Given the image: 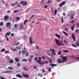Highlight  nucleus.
<instances>
[{
  "instance_id": "f257e3e1",
  "label": "nucleus",
  "mask_w": 79,
  "mask_h": 79,
  "mask_svg": "<svg viewBox=\"0 0 79 79\" xmlns=\"http://www.w3.org/2000/svg\"><path fill=\"white\" fill-rule=\"evenodd\" d=\"M55 42H56V44L58 46H63V40H60L57 39H55Z\"/></svg>"
},
{
  "instance_id": "f03ea898",
  "label": "nucleus",
  "mask_w": 79,
  "mask_h": 79,
  "mask_svg": "<svg viewBox=\"0 0 79 79\" xmlns=\"http://www.w3.org/2000/svg\"><path fill=\"white\" fill-rule=\"evenodd\" d=\"M35 60L38 63L40 64H41V65H43L44 64V62H41V60H42V57H39L38 58V60H37V57H35Z\"/></svg>"
},
{
  "instance_id": "7ed1b4c3",
  "label": "nucleus",
  "mask_w": 79,
  "mask_h": 79,
  "mask_svg": "<svg viewBox=\"0 0 79 79\" xmlns=\"http://www.w3.org/2000/svg\"><path fill=\"white\" fill-rule=\"evenodd\" d=\"M61 58L62 59V63H64V62L67 61L68 57L66 56H63V55L61 56Z\"/></svg>"
},
{
  "instance_id": "20e7f679",
  "label": "nucleus",
  "mask_w": 79,
  "mask_h": 79,
  "mask_svg": "<svg viewBox=\"0 0 79 79\" xmlns=\"http://www.w3.org/2000/svg\"><path fill=\"white\" fill-rule=\"evenodd\" d=\"M21 52L23 55H25L26 53V47H24L23 49L22 50H21Z\"/></svg>"
},
{
  "instance_id": "39448f33",
  "label": "nucleus",
  "mask_w": 79,
  "mask_h": 79,
  "mask_svg": "<svg viewBox=\"0 0 79 79\" xmlns=\"http://www.w3.org/2000/svg\"><path fill=\"white\" fill-rule=\"evenodd\" d=\"M20 4H23V6H26L27 4V2H26V1H22L20 2Z\"/></svg>"
},
{
  "instance_id": "423d86ee",
  "label": "nucleus",
  "mask_w": 79,
  "mask_h": 79,
  "mask_svg": "<svg viewBox=\"0 0 79 79\" xmlns=\"http://www.w3.org/2000/svg\"><path fill=\"white\" fill-rule=\"evenodd\" d=\"M50 51H52V55H54V56H55V55H56V53H55V49H50Z\"/></svg>"
},
{
  "instance_id": "0eeeda50",
  "label": "nucleus",
  "mask_w": 79,
  "mask_h": 79,
  "mask_svg": "<svg viewBox=\"0 0 79 79\" xmlns=\"http://www.w3.org/2000/svg\"><path fill=\"white\" fill-rule=\"evenodd\" d=\"M22 76L24 77L25 78H29V75L27 74H23L22 75Z\"/></svg>"
},
{
  "instance_id": "6e6552de",
  "label": "nucleus",
  "mask_w": 79,
  "mask_h": 79,
  "mask_svg": "<svg viewBox=\"0 0 79 79\" xmlns=\"http://www.w3.org/2000/svg\"><path fill=\"white\" fill-rule=\"evenodd\" d=\"M72 39H73V40L74 41H76V36H75V35H74V34H72Z\"/></svg>"
},
{
  "instance_id": "1a4fd4ad",
  "label": "nucleus",
  "mask_w": 79,
  "mask_h": 79,
  "mask_svg": "<svg viewBox=\"0 0 79 79\" xmlns=\"http://www.w3.org/2000/svg\"><path fill=\"white\" fill-rule=\"evenodd\" d=\"M9 16L8 15H5L4 17V19L5 21H6V20L8 19Z\"/></svg>"
},
{
  "instance_id": "9d476101",
  "label": "nucleus",
  "mask_w": 79,
  "mask_h": 79,
  "mask_svg": "<svg viewBox=\"0 0 79 79\" xmlns=\"http://www.w3.org/2000/svg\"><path fill=\"white\" fill-rule=\"evenodd\" d=\"M29 40L30 41V44H31V45L32 44H33V42H32V38L31 37H30L29 38Z\"/></svg>"
},
{
  "instance_id": "9b49d317",
  "label": "nucleus",
  "mask_w": 79,
  "mask_h": 79,
  "mask_svg": "<svg viewBox=\"0 0 79 79\" xmlns=\"http://www.w3.org/2000/svg\"><path fill=\"white\" fill-rule=\"evenodd\" d=\"M65 3H66V2H61V3H60L59 5V6H63V5H64V4H65Z\"/></svg>"
},
{
  "instance_id": "f8f14e48",
  "label": "nucleus",
  "mask_w": 79,
  "mask_h": 79,
  "mask_svg": "<svg viewBox=\"0 0 79 79\" xmlns=\"http://www.w3.org/2000/svg\"><path fill=\"white\" fill-rule=\"evenodd\" d=\"M19 27L21 29H23V28H24V26L23 25V23H20Z\"/></svg>"
},
{
  "instance_id": "ddd939ff",
  "label": "nucleus",
  "mask_w": 79,
  "mask_h": 79,
  "mask_svg": "<svg viewBox=\"0 0 79 79\" xmlns=\"http://www.w3.org/2000/svg\"><path fill=\"white\" fill-rule=\"evenodd\" d=\"M16 76L19 78H23V77L20 74H17L16 75Z\"/></svg>"
},
{
  "instance_id": "4468645a",
  "label": "nucleus",
  "mask_w": 79,
  "mask_h": 79,
  "mask_svg": "<svg viewBox=\"0 0 79 79\" xmlns=\"http://www.w3.org/2000/svg\"><path fill=\"white\" fill-rule=\"evenodd\" d=\"M50 66H52V69H53V66H57V65L56 64H49Z\"/></svg>"
},
{
  "instance_id": "2eb2a0df",
  "label": "nucleus",
  "mask_w": 79,
  "mask_h": 79,
  "mask_svg": "<svg viewBox=\"0 0 79 79\" xmlns=\"http://www.w3.org/2000/svg\"><path fill=\"white\" fill-rule=\"evenodd\" d=\"M57 62L58 63L61 64L62 63V60H61V59L60 58H59L57 60Z\"/></svg>"
},
{
  "instance_id": "dca6fc26",
  "label": "nucleus",
  "mask_w": 79,
  "mask_h": 79,
  "mask_svg": "<svg viewBox=\"0 0 79 79\" xmlns=\"http://www.w3.org/2000/svg\"><path fill=\"white\" fill-rule=\"evenodd\" d=\"M11 34V32H6L5 35V36H9Z\"/></svg>"
},
{
  "instance_id": "f3484780",
  "label": "nucleus",
  "mask_w": 79,
  "mask_h": 79,
  "mask_svg": "<svg viewBox=\"0 0 79 79\" xmlns=\"http://www.w3.org/2000/svg\"><path fill=\"white\" fill-rule=\"evenodd\" d=\"M11 26V24L10 23H7L6 24V26L7 27H10Z\"/></svg>"
},
{
  "instance_id": "a211bd4d",
  "label": "nucleus",
  "mask_w": 79,
  "mask_h": 79,
  "mask_svg": "<svg viewBox=\"0 0 79 79\" xmlns=\"http://www.w3.org/2000/svg\"><path fill=\"white\" fill-rule=\"evenodd\" d=\"M55 35L56 37H57L59 39H60L61 36H60V35H59L57 34H56Z\"/></svg>"
},
{
  "instance_id": "6ab92c4d",
  "label": "nucleus",
  "mask_w": 79,
  "mask_h": 79,
  "mask_svg": "<svg viewBox=\"0 0 79 79\" xmlns=\"http://www.w3.org/2000/svg\"><path fill=\"white\" fill-rule=\"evenodd\" d=\"M15 60L16 61V62H19V60L18 58H17V57H16L15 59Z\"/></svg>"
},
{
  "instance_id": "aec40b11",
  "label": "nucleus",
  "mask_w": 79,
  "mask_h": 79,
  "mask_svg": "<svg viewBox=\"0 0 79 79\" xmlns=\"http://www.w3.org/2000/svg\"><path fill=\"white\" fill-rule=\"evenodd\" d=\"M27 60L26 59H23L22 60V61H24V62H27Z\"/></svg>"
},
{
  "instance_id": "412c9836",
  "label": "nucleus",
  "mask_w": 79,
  "mask_h": 79,
  "mask_svg": "<svg viewBox=\"0 0 79 79\" xmlns=\"http://www.w3.org/2000/svg\"><path fill=\"white\" fill-rule=\"evenodd\" d=\"M75 27L74 26V24H73V25L71 27L72 30L73 31H74V28Z\"/></svg>"
},
{
  "instance_id": "4be33fe9",
  "label": "nucleus",
  "mask_w": 79,
  "mask_h": 79,
  "mask_svg": "<svg viewBox=\"0 0 79 79\" xmlns=\"http://www.w3.org/2000/svg\"><path fill=\"white\" fill-rule=\"evenodd\" d=\"M70 18L71 20L73 19H74V15H71V16L70 17Z\"/></svg>"
},
{
  "instance_id": "5701e85b",
  "label": "nucleus",
  "mask_w": 79,
  "mask_h": 79,
  "mask_svg": "<svg viewBox=\"0 0 79 79\" xmlns=\"http://www.w3.org/2000/svg\"><path fill=\"white\" fill-rule=\"evenodd\" d=\"M11 50H12V51H15V52L17 51V50L16 49V48H14L13 49V48H11Z\"/></svg>"
},
{
  "instance_id": "b1692460",
  "label": "nucleus",
  "mask_w": 79,
  "mask_h": 79,
  "mask_svg": "<svg viewBox=\"0 0 79 79\" xmlns=\"http://www.w3.org/2000/svg\"><path fill=\"white\" fill-rule=\"evenodd\" d=\"M23 68L24 71H28V69L26 67H23Z\"/></svg>"
},
{
  "instance_id": "393cba45",
  "label": "nucleus",
  "mask_w": 79,
  "mask_h": 79,
  "mask_svg": "<svg viewBox=\"0 0 79 79\" xmlns=\"http://www.w3.org/2000/svg\"><path fill=\"white\" fill-rule=\"evenodd\" d=\"M52 3V1H51V0H48L47 2V3H48V4L50 3Z\"/></svg>"
},
{
  "instance_id": "a878e982",
  "label": "nucleus",
  "mask_w": 79,
  "mask_h": 79,
  "mask_svg": "<svg viewBox=\"0 0 79 79\" xmlns=\"http://www.w3.org/2000/svg\"><path fill=\"white\" fill-rule=\"evenodd\" d=\"M20 19V18L19 17H17L16 18V20H17V21L19 20Z\"/></svg>"
},
{
  "instance_id": "bb28decb",
  "label": "nucleus",
  "mask_w": 79,
  "mask_h": 79,
  "mask_svg": "<svg viewBox=\"0 0 79 79\" xmlns=\"http://www.w3.org/2000/svg\"><path fill=\"white\" fill-rule=\"evenodd\" d=\"M61 54V52L60 51H58V55H60Z\"/></svg>"
},
{
  "instance_id": "cd10ccee",
  "label": "nucleus",
  "mask_w": 79,
  "mask_h": 79,
  "mask_svg": "<svg viewBox=\"0 0 79 79\" xmlns=\"http://www.w3.org/2000/svg\"><path fill=\"white\" fill-rule=\"evenodd\" d=\"M10 71H8V70H7L6 71H3V73H9V72H10Z\"/></svg>"
},
{
  "instance_id": "c85d7f7f",
  "label": "nucleus",
  "mask_w": 79,
  "mask_h": 79,
  "mask_svg": "<svg viewBox=\"0 0 79 79\" xmlns=\"http://www.w3.org/2000/svg\"><path fill=\"white\" fill-rule=\"evenodd\" d=\"M17 12H19V10H16L14 11V13H17Z\"/></svg>"
},
{
  "instance_id": "c756f323",
  "label": "nucleus",
  "mask_w": 79,
  "mask_h": 79,
  "mask_svg": "<svg viewBox=\"0 0 79 79\" xmlns=\"http://www.w3.org/2000/svg\"><path fill=\"white\" fill-rule=\"evenodd\" d=\"M61 18L62 19L61 22L63 23V22H64V20H63V17H61Z\"/></svg>"
},
{
  "instance_id": "7c9ffc66",
  "label": "nucleus",
  "mask_w": 79,
  "mask_h": 79,
  "mask_svg": "<svg viewBox=\"0 0 79 79\" xmlns=\"http://www.w3.org/2000/svg\"><path fill=\"white\" fill-rule=\"evenodd\" d=\"M28 55H29V53H28V52H27L26 54H25V56L27 57L28 56Z\"/></svg>"
},
{
  "instance_id": "2f4dec72",
  "label": "nucleus",
  "mask_w": 79,
  "mask_h": 79,
  "mask_svg": "<svg viewBox=\"0 0 79 79\" xmlns=\"http://www.w3.org/2000/svg\"><path fill=\"white\" fill-rule=\"evenodd\" d=\"M3 22H1L0 23V26H3Z\"/></svg>"
},
{
  "instance_id": "473e14b6",
  "label": "nucleus",
  "mask_w": 79,
  "mask_h": 79,
  "mask_svg": "<svg viewBox=\"0 0 79 79\" xmlns=\"http://www.w3.org/2000/svg\"><path fill=\"white\" fill-rule=\"evenodd\" d=\"M32 59L31 58H29L28 59V61H29V62H31L32 60Z\"/></svg>"
},
{
  "instance_id": "72a5a7b5",
  "label": "nucleus",
  "mask_w": 79,
  "mask_h": 79,
  "mask_svg": "<svg viewBox=\"0 0 79 79\" xmlns=\"http://www.w3.org/2000/svg\"><path fill=\"white\" fill-rule=\"evenodd\" d=\"M8 69H10L11 70H12L13 69V68L11 67H8Z\"/></svg>"
},
{
  "instance_id": "f704fd0d",
  "label": "nucleus",
  "mask_w": 79,
  "mask_h": 79,
  "mask_svg": "<svg viewBox=\"0 0 79 79\" xmlns=\"http://www.w3.org/2000/svg\"><path fill=\"white\" fill-rule=\"evenodd\" d=\"M38 76H40V77H42V74L41 73H39L38 74Z\"/></svg>"
},
{
  "instance_id": "c9c22d12",
  "label": "nucleus",
  "mask_w": 79,
  "mask_h": 79,
  "mask_svg": "<svg viewBox=\"0 0 79 79\" xmlns=\"http://www.w3.org/2000/svg\"><path fill=\"white\" fill-rule=\"evenodd\" d=\"M48 71L49 72H52V70H51V68H50L48 69Z\"/></svg>"
},
{
  "instance_id": "e433bc0d",
  "label": "nucleus",
  "mask_w": 79,
  "mask_h": 79,
  "mask_svg": "<svg viewBox=\"0 0 79 79\" xmlns=\"http://www.w3.org/2000/svg\"><path fill=\"white\" fill-rule=\"evenodd\" d=\"M63 32L65 35H66V36H68V34H67V33H66V32H65L64 31H63Z\"/></svg>"
},
{
  "instance_id": "4c0bfd02",
  "label": "nucleus",
  "mask_w": 79,
  "mask_h": 79,
  "mask_svg": "<svg viewBox=\"0 0 79 79\" xmlns=\"http://www.w3.org/2000/svg\"><path fill=\"white\" fill-rule=\"evenodd\" d=\"M13 60H11L10 61V63H13Z\"/></svg>"
},
{
  "instance_id": "58836bf2",
  "label": "nucleus",
  "mask_w": 79,
  "mask_h": 79,
  "mask_svg": "<svg viewBox=\"0 0 79 79\" xmlns=\"http://www.w3.org/2000/svg\"><path fill=\"white\" fill-rule=\"evenodd\" d=\"M20 63H18L17 64V66H18L19 67V66H20Z\"/></svg>"
},
{
  "instance_id": "ea45409f",
  "label": "nucleus",
  "mask_w": 79,
  "mask_h": 79,
  "mask_svg": "<svg viewBox=\"0 0 79 79\" xmlns=\"http://www.w3.org/2000/svg\"><path fill=\"white\" fill-rule=\"evenodd\" d=\"M16 48L17 49H19V50H20V49H21V48L20 47H16Z\"/></svg>"
},
{
  "instance_id": "a19ab883",
  "label": "nucleus",
  "mask_w": 79,
  "mask_h": 79,
  "mask_svg": "<svg viewBox=\"0 0 79 79\" xmlns=\"http://www.w3.org/2000/svg\"><path fill=\"white\" fill-rule=\"evenodd\" d=\"M64 52H65V53H66V52H69V51H68L67 50H64Z\"/></svg>"
},
{
  "instance_id": "79ce46f5",
  "label": "nucleus",
  "mask_w": 79,
  "mask_h": 79,
  "mask_svg": "<svg viewBox=\"0 0 79 79\" xmlns=\"http://www.w3.org/2000/svg\"><path fill=\"white\" fill-rule=\"evenodd\" d=\"M76 46H79V43L78 42L76 43Z\"/></svg>"
},
{
  "instance_id": "37998d69",
  "label": "nucleus",
  "mask_w": 79,
  "mask_h": 79,
  "mask_svg": "<svg viewBox=\"0 0 79 79\" xmlns=\"http://www.w3.org/2000/svg\"><path fill=\"white\" fill-rule=\"evenodd\" d=\"M56 13H57V10H55L54 11V14L55 15H56Z\"/></svg>"
},
{
  "instance_id": "c03bdc74",
  "label": "nucleus",
  "mask_w": 79,
  "mask_h": 79,
  "mask_svg": "<svg viewBox=\"0 0 79 79\" xmlns=\"http://www.w3.org/2000/svg\"><path fill=\"white\" fill-rule=\"evenodd\" d=\"M75 32H76V33H77V32L78 33H79V30H76L75 31Z\"/></svg>"
},
{
  "instance_id": "a18cd8bd",
  "label": "nucleus",
  "mask_w": 79,
  "mask_h": 79,
  "mask_svg": "<svg viewBox=\"0 0 79 79\" xmlns=\"http://www.w3.org/2000/svg\"><path fill=\"white\" fill-rule=\"evenodd\" d=\"M33 57H34V56H33V55H31L30 56V58H31V59H32L33 58Z\"/></svg>"
},
{
  "instance_id": "49530a36",
  "label": "nucleus",
  "mask_w": 79,
  "mask_h": 79,
  "mask_svg": "<svg viewBox=\"0 0 79 79\" xmlns=\"http://www.w3.org/2000/svg\"><path fill=\"white\" fill-rule=\"evenodd\" d=\"M4 51H5V49L3 48L1 50V52H3Z\"/></svg>"
},
{
  "instance_id": "de8ad7c7",
  "label": "nucleus",
  "mask_w": 79,
  "mask_h": 79,
  "mask_svg": "<svg viewBox=\"0 0 79 79\" xmlns=\"http://www.w3.org/2000/svg\"><path fill=\"white\" fill-rule=\"evenodd\" d=\"M64 30L66 31H68V28H65Z\"/></svg>"
},
{
  "instance_id": "09e8293b",
  "label": "nucleus",
  "mask_w": 79,
  "mask_h": 79,
  "mask_svg": "<svg viewBox=\"0 0 79 79\" xmlns=\"http://www.w3.org/2000/svg\"><path fill=\"white\" fill-rule=\"evenodd\" d=\"M77 26L78 27H79V23H77Z\"/></svg>"
},
{
  "instance_id": "8fccbe9b",
  "label": "nucleus",
  "mask_w": 79,
  "mask_h": 79,
  "mask_svg": "<svg viewBox=\"0 0 79 79\" xmlns=\"http://www.w3.org/2000/svg\"><path fill=\"white\" fill-rule=\"evenodd\" d=\"M17 6L18 7H20V4H18L17 5Z\"/></svg>"
},
{
  "instance_id": "3c124183",
  "label": "nucleus",
  "mask_w": 79,
  "mask_h": 79,
  "mask_svg": "<svg viewBox=\"0 0 79 79\" xmlns=\"http://www.w3.org/2000/svg\"><path fill=\"white\" fill-rule=\"evenodd\" d=\"M14 27L15 28H16V27H18V26H17V25L16 24H15L14 25Z\"/></svg>"
},
{
  "instance_id": "603ef678",
  "label": "nucleus",
  "mask_w": 79,
  "mask_h": 79,
  "mask_svg": "<svg viewBox=\"0 0 79 79\" xmlns=\"http://www.w3.org/2000/svg\"><path fill=\"white\" fill-rule=\"evenodd\" d=\"M47 7H48V6L47 5H45L44 6V8H47Z\"/></svg>"
},
{
  "instance_id": "864d4df0",
  "label": "nucleus",
  "mask_w": 79,
  "mask_h": 79,
  "mask_svg": "<svg viewBox=\"0 0 79 79\" xmlns=\"http://www.w3.org/2000/svg\"><path fill=\"white\" fill-rule=\"evenodd\" d=\"M19 44V42H18L15 45V46H16V45H18V44Z\"/></svg>"
},
{
  "instance_id": "5fc2aeb1",
  "label": "nucleus",
  "mask_w": 79,
  "mask_h": 79,
  "mask_svg": "<svg viewBox=\"0 0 79 79\" xmlns=\"http://www.w3.org/2000/svg\"><path fill=\"white\" fill-rule=\"evenodd\" d=\"M63 41H64V43H65V44H68V43L65 40H64Z\"/></svg>"
},
{
  "instance_id": "6e6d98bb",
  "label": "nucleus",
  "mask_w": 79,
  "mask_h": 79,
  "mask_svg": "<svg viewBox=\"0 0 79 79\" xmlns=\"http://www.w3.org/2000/svg\"><path fill=\"white\" fill-rule=\"evenodd\" d=\"M36 50H37V49H39V47H38V46L37 45H36Z\"/></svg>"
},
{
  "instance_id": "4d7b16f0",
  "label": "nucleus",
  "mask_w": 79,
  "mask_h": 79,
  "mask_svg": "<svg viewBox=\"0 0 79 79\" xmlns=\"http://www.w3.org/2000/svg\"><path fill=\"white\" fill-rule=\"evenodd\" d=\"M9 51H6L5 52V53H9Z\"/></svg>"
},
{
  "instance_id": "13d9d810",
  "label": "nucleus",
  "mask_w": 79,
  "mask_h": 79,
  "mask_svg": "<svg viewBox=\"0 0 79 79\" xmlns=\"http://www.w3.org/2000/svg\"><path fill=\"white\" fill-rule=\"evenodd\" d=\"M5 37L6 38V40H7V41H9V40L8 39L7 37V36H5Z\"/></svg>"
},
{
  "instance_id": "bf43d9fd",
  "label": "nucleus",
  "mask_w": 79,
  "mask_h": 79,
  "mask_svg": "<svg viewBox=\"0 0 79 79\" xmlns=\"http://www.w3.org/2000/svg\"><path fill=\"white\" fill-rule=\"evenodd\" d=\"M70 23H74V20H72V21H70Z\"/></svg>"
},
{
  "instance_id": "052dcab7",
  "label": "nucleus",
  "mask_w": 79,
  "mask_h": 79,
  "mask_svg": "<svg viewBox=\"0 0 79 79\" xmlns=\"http://www.w3.org/2000/svg\"><path fill=\"white\" fill-rule=\"evenodd\" d=\"M42 58H43V59H45V56H42Z\"/></svg>"
},
{
  "instance_id": "680f3d73",
  "label": "nucleus",
  "mask_w": 79,
  "mask_h": 79,
  "mask_svg": "<svg viewBox=\"0 0 79 79\" xmlns=\"http://www.w3.org/2000/svg\"><path fill=\"white\" fill-rule=\"evenodd\" d=\"M2 2L3 4V5H5V1H2Z\"/></svg>"
},
{
  "instance_id": "e2e57ef3",
  "label": "nucleus",
  "mask_w": 79,
  "mask_h": 79,
  "mask_svg": "<svg viewBox=\"0 0 79 79\" xmlns=\"http://www.w3.org/2000/svg\"><path fill=\"white\" fill-rule=\"evenodd\" d=\"M52 59H50V63H52Z\"/></svg>"
},
{
  "instance_id": "0e129e2a",
  "label": "nucleus",
  "mask_w": 79,
  "mask_h": 79,
  "mask_svg": "<svg viewBox=\"0 0 79 79\" xmlns=\"http://www.w3.org/2000/svg\"><path fill=\"white\" fill-rule=\"evenodd\" d=\"M15 4L14 3V4H12L11 5V6H15Z\"/></svg>"
},
{
  "instance_id": "69168bd1",
  "label": "nucleus",
  "mask_w": 79,
  "mask_h": 79,
  "mask_svg": "<svg viewBox=\"0 0 79 79\" xmlns=\"http://www.w3.org/2000/svg\"><path fill=\"white\" fill-rule=\"evenodd\" d=\"M71 45H72V46H73V47H76V45H75L74 44H72Z\"/></svg>"
},
{
  "instance_id": "338daca9",
  "label": "nucleus",
  "mask_w": 79,
  "mask_h": 79,
  "mask_svg": "<svg viewBox=\"0 0 79 79\" xmlns=\"http://www.w3.org/2000/svg\"><path fill=\"white\" fill-rule=\"evenodd\" d=\"M14 35H15V34H14L12 33L11 35V36H13Z\"/></svg>"
},
{
  "instance_id": "774afa93",
  "label": "nucleus",
  "mask_w": 79,
  "mask_h": 79,
  "mask_svg": "<svg viewBox=\"0 0 79 79\" xmlns=\"http://www.w3.org/2000/svg\"><path fill=\"white\" fill-rule=\"evenodd\" d=\"M5 79V78L2 77H1V79Z\"/></svg>"
}]
</instances>
